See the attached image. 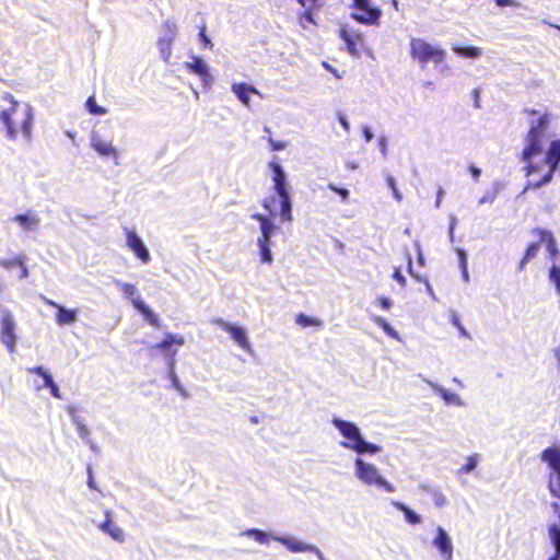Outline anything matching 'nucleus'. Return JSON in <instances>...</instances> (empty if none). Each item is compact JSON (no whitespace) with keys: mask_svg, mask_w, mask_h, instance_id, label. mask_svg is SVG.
I'll return each mask as SVG.
<instances>
[{"mask_svg":"<svg viewBox=\"0 0 560 560\" xmlns=\"http://www.w3.org/2000/svg\"><path fill=\"white\" fill-rule=\"evenodd\" d=\"M549 124L550 114L544 113L537 120L530 122L529 129L525 136V144L521 152V160L525 162V175L530 176L546 167L542 177L537 182H528L525 186V190H535L551 182L560 162V140L551 141L545 153L546 142L551 137L548 132Z\"/></svg>","mask_w":560,"mask_h":560,"instance_id":"1","label":"nucleus"},{"mask_svg":"<svg viewBox=\"0 0 560 560\" xmlns=\"http://www.w3.org/2000/svg\"><path fill=\"white\" fill-rule=\"evenodd\" d=\"M2 100L9 103V107L0 112V121L5 128L7 137L10 140H16L19 136H22L24 139L30 140L34 120L31 105L20 103L10 93H5Z\"/></svg>","mask_w":560,"mask_h":560,"instance_id":"2","label":"nucleus"},{"mask_svg":"<svg viewBox=\"0 0 560 560\" xmlns=\"http://www.w3.org/2000/svg\"><path fill=\"white\" fill-rule=\"evenodd\" d=\"M332 424L339 430L341 435L348 440V442L342 443V446L351 448L358 454H375L380 451L377 445L363 440L359 428L354 423L335 418L332 419Z\"/></svg>","mask_w":560,"mask_h":560,"instance_id":"3","label":"nucleus"},{"mask_svg":"<svg viewBox=\"0 0 560 560\" xmlns=\"http://www.w3.org/2000/svg\"><path fill=\"white\" fill-rule=\"evenodd\" d=\"M409 54L421 67L429 62L434 65L442 63L446 55L443 48L434 46L420 37H412L410 39Z\"/></svg>","mask_w":560,"mask_h":560,"instance_id":"4","label":"nucleus"},{"mask_svg":"<svg viewBox=\"0 0 560 560\" xmlns=\"http://www.w3.org/2000/svg\"><path fill=\"white\" fill-rule=\"evenodd\" d=\"M272 172L273 190L280 198V218L284 222L292 221L291 198L287 187V176L279 163L270 161L268 164Z\"/></svg>","mask_w":560,"mask_h":560,"instance_id":"5","label":"nucleus"},{"mask_svg":"<svg viewBox=\"0 0 560 560\" xmlns=\"http://www.w3.org/2000/svg\"><path fill=\"white\" fill-rule=\"evenodd\" d=\"M548 468L547 488L552 498L560 499V445L548 446L540 453Z\"/></svg>","mask_w":560,"mask_h":560,"instance_id":"6","label":"nucleus"},{"mask_svg":"<svg viewBox=\"0 0 560 560\" xmlns=\"http://www.w3.org/2000/svg\"><path fill=\"white\" fill-rule=\"evenodd\" d=\"M355 469L358 478L366 485L376 486L386 492H393L394 486L386 481L380 474L378 469L364 463L361 458L355 459Z\"/></svg>","mask_w":560,"mask_h":560,"instance_id":"7","label":"nucleus"},{"mask_svg":"<svg viewBox=\"0 0 560 560\" xmlns=\"http://www.w3.org/2000/svg\"><path fill=\"white\" fill-rule=\"evenodd\" d=\"M351 18L365 25H377L381 10L371 5L369 0H353Z\"/></svg>","mask_w":560,"mask_h":560,"instance_id":"8","label":"nucleus"},{"mask_svg":"<svg viewBox=\"0 0 560 560\" xmlns=\"http://www.w3.org/2000/svg\"><path fill=\"white\" fill-rule=\"evenodd\" d=\"M340 38L346 43L347 51L352 57H360L362 51L365 50V39L362 32L342 26L339 30Z\"/></svg>","mask_w":560,"mask_h":560,"instance_id":"9","label":"nucleus"},{"mask_svg":"<svg viewBox=\"0 0 560 560\" xmlns=\"http://www.w3.org/2000/svg\"><path fill=\"white\" fill-rule=\"evenodd\" d=\"M15 323L12 313L4 310L1 315L0 339L10 353L15 351Z\"/></svg>","mask_w":560,"mask_h":560,"instance_id":"10","label":"nucleus"},{"mask_svg":"<svg viewBox=\"0 0 560 560\" xmlns=\"http://www.w3.org/2000/svg\"><path fill=\"white\" fill-rule=\"evenodd\" d=\"M213 324L226 331L230 337L245 351H250V343L247 340L246 331L222 318H214Z\"/></svg>","mask_w":560,"mask_h":560,"instance_id":"11","label":"nucleus"},{"mask_svg":"<svg viewBox=\"0 0 560 560\" xmlns=\"http://www.w3.org/2000/svg\"><path fill=\"white\" fill-rule=\"evenodd\" d=\"M126 243L128 248L132 250L143 264L150 261V253L135 231L126 230Z\"/></svg>","mask_w":560,"mask_h":560,"instance_id":"12","label":"nucleus"},{"mask_svg":"<svg viewBox=\"0 0 560 560\" xmlns=\"http://www.w3.org/2000/svg\"><path fill=\"white\" fill-rule=\"evenodd\" d=\"M298 2L304 8V10L298 14L301 26L306 28L308 24L316 25L314 13L320 7L318 0H298Z\"/></svg>","mask_w":560,"mask_h":560,"instance_id":"13","label":"nucleus"},{"mask_svg":"<svg viewBox=\"0 0 560 560\" xmlns=\"http://www.w3.org/2000/svg\"><path fill=\"white\" fill-rule=\"evenodd\" d=\"M185 67L189 72L197 74L200 78L203 86H209L212 83V77L208 67L200 57L194 56L192 60L187 62Z\"/></svg>","mask_w":560,"mask_h":560,"instance_id":"14","label":"nucleus"},{"mask_svg":"<svg viewBox=\"0 0 560 560\" xmlns=\"http://www.w3.org/2000/svg\"><path fill=\"white\" fill-rule=\"evenodd\" d=\"M433 545L439 549L444 560H452L453 545L447 533L442 528H436V536L433 539Z\"/></svg>","mask_w":560,"mask_h":560,"instance_id":"15","label":"nucleus"},{"mask_svg":"<svg viewBox=\"0 0 560 560\" xmlns=\"http://www.w3.org/2000/svg\"><path fill=\"white\" fill-rule=\"evenodd\" d=\"M43 301L46 305L55 307L57 310L56 313V322L60 326L73 324L77 320V311L75 310H67L62 305L56 303L52 300L43 298Z\"/></svg>","mask_w":560,"mask_h":560,"instance_id":"16","label":"nucleus"},{"mask_svg":"<svg viewBox=\"0 0 560 560\" xmlns=\"http://www.w3.org/2000/svg\"><path fill=\"white\" fill-rule=\"evenodd\" d=\"M552 510L558 514L559 517V524H550L548 527L549 537L551 540V544L555 547V555L549 558V560H559L560 559V503L559 502H552L551 503Z\"/></svg>","mask_w":560,"mask_h":560,"instance_id":"17","label":"nucleus"},{"mask_svg":"<svg viewBox=\"0 0 560 560\" xmlns=\"http://www.w3.org/2000/svg\"><path fill=\"white\" fill-rule=\"evenodd\" d=\"M532 234L538 237L539 243H546L550 259H555L558 256L557 243L550 231L537 228L532 230Z\"/></svg>","mask_w":560,"mask_h":560,"instance_id":"18","label":"nucleus"},{"mask_svg":"<svg viewBox=\"0 0 560 560\" xmlns=\"http://www.w3.org/2000/svg\"><path fill=\"white\" fill-rule=\"evenodd\" d=\"M91 147L97 152L101 156H107V158H118L117 150L112 145L110 142L104 141L101 139L98 135H93L91 137Z\"/></svg>","mask_w":560,"mask_h":560,"instance_id":"19","label":"nucleus"},{"mask_svg":"<svg viewBox=\"0 0 560 560\" xmlns=\"http://www.w3.org/2000/svg\"><path fill=\"white\" fill-rule=\"evenodd\" d=\"M252 218L260 224L261 235L258 237V241L270 242L272 232L276 230L275 224L265 214L255 213Z\"/></svg>","mask_w":560,"mask_h":560,"instance_id":"20","label":"nucleus"},{"mask_svg":"<svg viewBox=\"0 0 560 560\" xmlns=\"http://www.w3.org/2000/svg\"><path fill=\"white\" fill-rule=\"evenodd\" d=\"M132 306L139 311L143 317L150 323L153 327L159 328L161 323L158 316L152 312L150 307H148L142 300L136 298L131 300Z\"/></svg>","mask_w":560,"mask_h":560,"instance_id":"21","label":"nucleus"},{"mask_svg":"<svg viewBox=\"0 0 560 560\" xmlns=\"http://www.w3.org/2000/svg\"><path fill=\"white\" fill-rule=\"evenodd\" d=\"M101 529L106 533L107 535H109L113 539L121 542L124 541V533L122 530L120 529L119 526H117L110 518V512L107 511L106 512V518L105 521L101 524Z\"/></svg>","mask_w":560,"mask_h":560,"instance_id":"22","label":"nucleus"},{"mask_svg":"<svg viewBox=\"0 0 560 560\" xmlns=\"http://www.w3.org/2000/svg\"><path fill=\"white\" fill-rule=\"evenodd\" d=\"M232 90L240 98V101H242L245 105H248L249 96L257 92L254 86L248 85L246 83L233 84Z\"/></svg>","mask_w":560,"mask_h":560,"instance_id":"23","label":"nucleus"},{"mask_svg":"<svg viewBox=\"0 0 560 560\" xmlns=\"http://www.w3.org/2000/svg\"><path fill=\"white\" fill-rule=\"evenodd\" d=\"M393 505L400 512L404 513L405 515V518L406 521L411 524V525H416V524H419L421 522V517L420 515H418L416 512H413L411 509H409L406 504L401 503V502H398V501H394L393 502Z\"/></svg>","mask_w":560,"mask_h":560,"instance_id":"24","label":"nucleus"},{"mask_svg":"<svg viewBox=\"0 0 560 560\" xmlns=\"http://www.w3.org/2000/svg\"><path fill=\"white\" fill-rule=\"evenodd\" d=\"M173 345L183 346L184 338L182 336L167 334L164 337V339L161 342L156 343L154 347L163 351H168Z\"/></svg>","mask_w":560,"mask_h":560,"instance_id":"25","label":"nucleus"},{"mask_svg":"<svg viewBox=\"0 0 560 560\" xmlns=\"http://www.w3.org/2000/svg\"><path fill=\"white\" fill-rule=\"evenodd\" d=\"M14 221L18 222L24 230H31L33 226L37 225L39 220L35 214H16L14 217Z\"/></svg>","mask_w":560,"mask_h":560,"instance_id":"26","label":"nucleus"},{"mask_svg":"<svg viewBox=\"0 0 560 560\" xmlns=\"http://www.w3.org/2000/svg\"><path fill=\"white\" fill-rule=\"evenodd\" d=\"M539 245L537 243H530L524 253L523 258L521 259L518 264V270H523L525 265L533 258H535L538 254Z\"/></svg>","mask_w":560,"mask_h":560,"instance_id":"27","label":"nucleus"},{"mask_svg":"<svg viewBox=\"0 0 560 560\" xmlns=\"http://www.w3.org/2000/svg\"><path fill=\"white\" fill-rule=\"evenodd\" d=\"M372 320L375 325L382 328L389 337L399 339L398 332L389 325V323L382 316H373Z\"/></svg>","mask_w":560,"mask_h":560,"instance_id":"28","label":"nucleus"},{"mask_svg":"<svg viewBox=\"0 0 560 560\" xmlns=\"http://www.w3.org/2000/svg\"><path fill=\"white\" fill-rule=\"evenodd\" d=\"M453 50L458 56L466 57V58H478L481 55V49L478 47H475V46H470V47L454 46Z\"/></svg>","mask_w":560,"mask_h":560,"instance_id":"29","label":"nucleus"},{"mask_svg":"<svg viewBox=\"0 0 560 560\" xmlns=\"http://www.w3.org/2000/svg\"><path fill=\"white\" fill-rule=\"evenodd\" d=\"M295 323L304 328L310 326L320 327L323 325V322L319 318L310 317L303 313L296 315Z\"/></svg>","mask_w":560,"mask_h":560,"instance_id":"30","label":"nucleus"},{"mask_svg":"<svg viewBox=\"0 0 560 560\" xmlns=\"http://www.w3.org/2000/svg\"><path fill=\"white\" fill-rule=\"evenodd\" d=\"M279 540L287 546V548L292 552H302L311 550V547L296 540H291L288 538H279Z\"/></svg>","mask_w":560,"mask_h":560,"instance_id":"31","label":"nucleus"},{"mask_svg":"<svg viewBox=\"0 0 560 560\" xmlns=\"http://www.w3.org/2000/svg\"><path fill=\"white\" fill-rule=\"evenodd\" d=\"M257 244L259 247V256H260L261 262L271 264L272 255H271L269 242L257 241Z\"/></svg>","mask_w":560,"mask_h":560,"instance_id":"32","label":"nucleus"},{"mask_svg":"<svg viewBox=\"0 0 560 560\" xmlns=\"http://www.w3.org/2000/svg\"><path fill=\"white\" fill-rule=\"evenodd\" d=\"M85 107L88 109V112L92 115H104L107 113L106 108L100 106L96 104V100H95V96H90L88 97L86 102H85Z\"/></svg>","mask_w":560,"mask_h":560,"instance_id":"33","label":"nucleus"},{"mask_svg":"<svg viewBox=\"0 0 560 560\" xmlns=\"http://www.w3.org/2000/svg\"><path fill=\"white\" fill-rule=\"evenodd\" d=\"M28 372H30V373L37 374V375H39L40 377H43V380H44V385H43V387H47V386H48V384H50L51 382H54L52 376H51L47 371H45V369H44L43 366H35V368L28 369Z\"/></svg>","mask_w":560,"mask_h":560,"instance_id":"34","label":"nucleus"},{"mask_svg":"<svg viewBox=\"0 0 560 560\" xmlns=\"http://www.w3.org/2000/svg\"><path fill=\"white\" fill-rule=\"evenodd\" d=\"M159 48L160 51L164 58V60H167L171 56V46H172V39L171 38H161L159 39Z\"/></svg>","mask_w":560,"mask_h":560,"instance_id":"35","label":"nucleus"},{"mask_svg":"<svg viewBox=\"0 0 560 560\" xmlns=\"http://www.w3.org/2000/svg\"><path fill=\"white\" fill-rule=\"evenodd\" d=\"M549 279L556 285L558 293H560V265H553L549 270Z\"/></svg>","mask_w":560,"mask_h":560,"instance_id":"36","label":"nucleus"},{"mask_svg":"<svg viewBox=\"0 0 560 560\" xmlns=\"http://www.w3.org/2000/svg\"><path fill=\"white\" fill-rule=\"evenodd\" d=\"M23 260H26V257L23 255H18L11 259L2 261L1 265L7 269H11L14 267H20V265H23Z\"/></svg>","mask_w":560,"mask_h":560,"instance_id":"37","label":"nucleus"},{"mask_svg":"<svg viewBox=\"0 0 560 560\" xmlns=\"http://www.w3.org/2000/svg\"><path fill=\"white\" fill-rule=\"evenodd\" d=\"M246 534L248 536L253 537L256 541H258L260 544L268 542V535L265 532H262V530L253 528V529H248L246 532Z\"/></svg>","mask_w":560,"mask_h":560,"instance_id":"38","label":"nucleus"},{"mask_svg":"<svg viewBox=\"0 0 560 560\" xmlns=\"http://www.w3.org/2000/svg\"><path fill=\"white\" fill-rule=\"evenodd\" d=\"M477 466V457L469 456L466 459V463L458 469L459 474H468L474 470Z\"/></svg>","mask_w":560,"mask_h":560,"instance_id":"39","label":"nucleus"},{"mask_svg":"<svg viewBox=\"0 0 560 560\" xmlns=\"http://www.w3.org/2000/svg\"><path fill=\"white\" fill-rule=\"evenodd\" d=\"M328 189L338 194L341 197L342 201H347L349 198V190L346 188L338 187L335 184H328Z\"/></svg>","mask_w":560,"mask_h":560,"instance_id":"40","label":"nucleus"},{"mask_svg":"<svg viewBox=\"0 0 560 560\" xmlns=\"http://www.w3.org/2000/svg\"><path fill=\"white\" fill-rule=\"evenodd\" d=\"M118 287L120 288V290L126 294V295H135L137 293V287L133 284V283H120L118 282L117 283Z\"/></svg>","mask_w":560,"mask_h":560,"instance_id":"41","label":"nucleus"},{"mask_svg":"<svg viewBox=\"0 0 560 560\" xmlns=\"http://www.w3.org/2000/svg\"><path fill=\"white\" fill-rule=\"evenodd\" d=\"M198 36H199V39L201 40V43L203 44V46L206 48L212 49L213 45H212V42L210 40V38L206 34V26L205 25H202L200 27Z\"/></svg>","mask_w":560,"mask_h":560,"instance_id":"42","label":"nucleus"},{"mask_svg":"<svg viewBox=\"0 0 560 560\" xmlns=\"http://www.w3.org/2000/svg\"><path fill=\"white\" fill-rule=\"evenodd\" d=\"M74 422H75L77 430H78V433H79L80 438H82L84 440L88 439L89 435H90L89 428L84 423L79 421V420H75Z\"/></svg>","mask_w":560,"mask_h":560,"instance_id":"43","label":"nucleus"},{"mask_svg":"<svg viewBox=\"0 0 560 560\" xmlns=\"http://www.w3.org/2000/svg\"><path fill=\"white\" fill-rule=\"evenodd\" d=\"M386 182H387V185L389 186V188L392 189L394 197L398 201H400L402 199V196L400 195V192L398 191V189L396 187L395 179L392 176H388Z\"/></svg>","mask_w":560,"mask_h":560,"instance_id":"44","label":"nucleus"},{"mask_svg":"<svg viewBox=\"0 0 560 560\" xmlns=\"http://www.w3.org/2000/svg\"><path fill=\"white\" fill-rule=\"evenodd\" d=\"M268 143L272 151H281L285 148V143L283 141H277L271 137L268 138Z\"/></svg>","mask_w":560,"mask_h":560,"instance_id":"45","label":"nucleus"},{"mask_svg":"<svg viewBox=\"0 0 560 560\" xmlns=\"http://www.w3.org/2000/svg\"><path fill=\"white\" fill-rule=\"evenodd\" d=\"M393 279H395L401 287L406 285V278L401 273V269L396 267L392 275Z\"/></svg>","mask_w":560,"mask_h":560,"instance_id":"46","label":"nucleus"},{"mask_svg":"<svg viewBox=\"0 0 560 560\" xmlns=\"http://www.w3.org/2000/svg\"><path fill=\"white\" fill-rule=\"evenodd\" d=\"M273 201H275V199H273V198H265V199L262 200V203H261V205H262V207L268 211V213H269L270 215H275V214H276V211H275L273 206H272V202H273Z\"/></svg>","mask_w":560,"mask_h":560,"instance_id":"47","label":"nucleus"},{"mask_svg":"<svg viewBox=\"0 0 560 560\" xmlns=\"http://www.w3.org/2000/svg\"><path fill=\"white\" fill-rule=\"evenodd\" d=\"M47 388H49L51 396H54L55 398H58V399L61 398V394H60L59 387L55 383V381L51 382L50 384H48Z\"/></svg>","mask_w":560,"mask_h":560,"instance_id":"48","label":"nucleus"},{"mask_svg":"<svg viewBox=\"0 0 560 560\" xmlns=\"http://www.w3.org/2000/svg\"><path fill=\"white\" fill-rule=\"evenodd\" d=\"M376 301L383 310H389L392 306L390 300L386 296H381Z\"/></svg>","mask_w":560,"mask_h":560,"instance_id":"49","label":"nucleus"},{"mask_svg":"<svg viewBox=\"0 0 560 560\" xmlns=\"http://www.w3.org/2000/svg\"><path fill=\"white\" fill-rule=\"evenodd\" d=\"M88 486L89 488H91L92 490H97V487L95 485V481H94V477H93V472H92V467L91 466H88Z\"/></svg>","mask_w":560,"mask_h":560,"instance_id":"50","label":"nucleus"},{"mask_svg":"<svg viewBox=\"0 0 560 560\" xmlns=\"http://www.w3.org/2000/svg\"><path fill=\"white\" fill-rule=\"evenodd\" d=\"M468 171H469V173L471 174V176H472V178H474L475 180H478V179H479L480 174H481L480 168H478V167H477V166H475V165H470V166L468 167Z\"/></svg>","mask_w":560,"mask_h":560,"instance_id":"51","label":"nucleus"},{"mask_svg":"<svg viewBox=\"0 0 560 560\" xmlns=\"http://www.w3.org/2000/svg\"><path fill=\"white\" fill-rule=\"evenodd\" d=\"M471 96L474 98V102H475V107L476 108H479L480 107V92L478 89H474L471 91Z\"/></svg>","mask_w":560,"mask_h":560,"instance_id":"52","label":"nucleus"},{"mask_svg":"<svg viewBox=\"0 0 560 560\" xmlns=\"http://www.w3.org/2000/svg\"><path fill=\"white\" fill-rule=\"evenodd\" d=\"M434 502L438 506H443L446 502L445 497L442 493H435L434 494Z\"/></svg>","mask_w":560,"mask_h":560,"instance_id":"53","label":"nucleus"},{"mask_svg":"<svg viewBox=\"0 0 560 560\" xmlns=\"http://www.w3.org/2000/svg\"><path fill=\"white\" fill-rule=\"evenodd\" d=\"M25 262H26V260H23V265H20V267H19L20 270H21V272H20V278L21 279H25V278L28 277V269H27Z\"/></svg>","mask_w":560,"mask_h":560,"instance_id":"54","label":"nucleus"},{"mask_svg":"<svg viewBox=\"0 0 560 560\" xmlns=\"http://www.w3.org/2000/svg\"><path fill=\"white\" fill-rule=\"evenodd\" d=\"M339 122L341 124V126L343 127V129L346 131H349L350 130V126H349V122L347 120V118L343 116V115H339Z\"/></svg>","mask_w":560,"mask_h":560,"instance_id":"55","label":"nucleus"},{"mask_svg":"<svg viewBox=\"0 0 560 560\" xmlns=\"http://www.w3.org/2000/svg\"><path fill=\"white\" fill-rule=\"evenodd\" d=\"M363 136L368 142H370L373 139V133L371 132L369 127H364Z\"/></svg>","mask_w":560,"mask_h":560,"instance_id":"56","label":"nucleus"},{"mask_svg":"<svg viewBox=\"0 0 560 560\" xmlns=\"http://www.w3.org/2000/svg\"><path fill=\"white\" fill-rule=\"evenodd\" d=\"M494 1L499 7H508V5L514 4V2L512 0H494Z\"/></svg>","mask_w":560,"mask_h":560,"instance_id":"57","label":"nucleus"},{"mask_svg":"<svg viewBox=\"0 0 560 560\" xmlns=\"http://www.w3.org/2000/svg\"><path fill=\"white\" fill-rule=\"evenodd\" d=\"M524 113H525L526 115H528V116H536V115H538V110H536V109H530V108H526V109H524Z\"/></svg>","mask_w":560,"mask_h":560,"instance_id":"58","label":"nucleus"},{"mask_svg":"<svg viewBox=\"0 0 560 560\" xmlns=\"http://www.w3.org/2000/svg\"><path fill=\"white\" fill-rule=\"evenodd\" d=\"M347 167H348L349 170H355V168H358V164H357V163H354V162H348V163H347Z\"/></svg>","mask_w":560,"mask_h":560,"instance_id":"59","label":"nucleus"},{"mask_svg":"<svg viewBox=\"0 0 560 560\" xmlns=\"http://www.w3.org/2000/svg\"><path fill=\"white\" fill-rule=\"evenodd\" d=\"M164 25H165L168 30H171V31L175 28V24H174V23H172V22H165V24H164Z\"/></svg>","mask_w":560,"mask_h":560,"instance_id":"60","label":"nucleus"},{"mask_svg":"<svg viewBox=\"0 0 560 560\" xmlns=\"http://www.w3.org/2000/svg\"><path fill=\"white\" fill-rule=\"evenodd\" d=\"M380 143H381V147H383V152L385 153V152H386V144H385L384 139H382V140L380 141Z\"/></svg>","mask_w":560,"mask_h":560,"instance_id":"61","label":"nucleus"},{"mask_svg":"<svg viewBox=\"0 0 560 560\" xmlns=\"http://www.w3.org/2000/svg\"><path fill=\"white\" fill-rule=\"evenodd\" d=\"M393 5L395 7V9H397V5H398L397 0H393Z\"/></svg>","mask_w":560,"mask_h":560,"instance_id":"62","label":"nucleus"},{"mask_svg":"<svg viewBox=\"0 0 560 560\" xmlns=\"http://www.w3.org/2000/svg\"><path fill=\"white\" fill-rule=\"evenodd\" d=\"M556 27L560 31V25H557Z\"/></svg>","mask_w":560,"mask_h":560,"instance_id":"63","label":"nucleus"}]
</instances>
